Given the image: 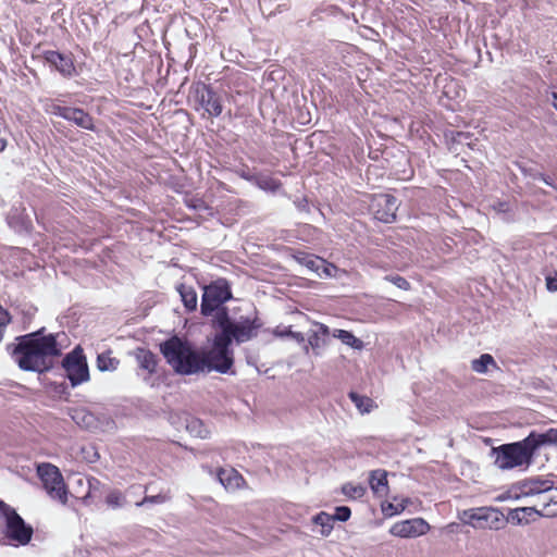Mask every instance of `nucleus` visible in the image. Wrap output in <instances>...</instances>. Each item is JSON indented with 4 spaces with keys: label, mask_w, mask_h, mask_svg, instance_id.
<instances>
[{
    "label": "nucleus",
    "mask_w": 557,
    "mask_h": 557,
    "mask_svg": "<svg viewBox=\"0 0 557 557\" xmlns=\"http://www.w3.org/2000/svg\"><path fill=\"white\" fill-rule=\"evenodd\" d=\"M177 292L187 310L193 311L197 308V293L191 286L181 284L180 286H177Z\"/></svg>",
    "instance_id": "nucleus-22"
},
{
    "label": "nucleus",
    "mask_w": 557,
    "mask_h": 557,
    "mask_svg": "<svg viewBox=\"0 0 557 557\" xmlns=\"http://www.w3.org/2000/svg\"><path fill=\"white\" fill-rule=\"evenodd\" d=\"M218 323L221 329L219 335L226 336L225 339H227L230 345L233 339L238 344L251 339L257 335V329L259 327L258 324L250 320L240 322L232 321L225 311L219 314Z\"/></svg>",
    "instance_id": "nucleus-7"
},
{
    "label": "nucleus",
    "mask_w": 557,
    "mask_h": 557,
    "mask_svg": "<svg viewBox=\"0 0 557 557\" xmlns=\"http://www.w3.org/2000/svg\"><path fill=\"white\" fill-rule=\"evenodd\" d=\"M385 280L393 283L400 289L408 290L410 288V283L400 275H387Z\"/></svg>",
    "instance_id": "nucleus-33"
},
{
    "label": "nucleus",
    "mask_w": 557,
    "mask_h": 557,
    "mask_svg": "<svg viewBox=\"0 0 557 557\" xmlns=\"http://www.w3.org/2000/svg\"><path fill=\"white\" fill-rule=\"evenodd\" d=\"M66 121H70L77 125L78 127H82L84 129L94 131L95 124L92 117L85 112L83 109L79 108H72L70 107L67 109V113L65 115Z\"/></svg>",
    "instance_id": "nucleus-17"
},
{
    "label": "nucleus",
    "mask_w": 557,
    "mask_h": 557,
    "mask_svg": "<svg viewBox=\"0 0 557 557\" xmlns=\"http://www.w3.org/2000/svg\"><path fill=\"white\" fill-rule=\"evenodd\" d=\"M490 366L496 367V363L494 358L488 354H483L480 358L471 362V368L476 373H485Z\"/></svg>",
    "instance_id": "nucleus-27"
},
{
    "label": "nucleus",
    "mask_w": 557,
    "mask_h": 557,
    "mask_svg": "<svg viewBox=\"0 0 557 557\" xmlns=\"http://www.w3.org/2000/svg\"><path fill=\"white\" fill-rule=\"evenodd\" d=\"M495 457V465L502 470H509L518 467H529L532 462L534 450L528 438L522 441L503 444L492 448Z\"/></svg>",
    "instance_id": "nucleus-4"
},
{
    "label": "nucleus",
    "mask_w": 557,
    "mask_h": 557,
    "mask_svg": "<svg viewBox=\"0 0 557 557\" xmlns=\"http://www.w3.org/2000/svg\"><path fill=\"white\" fill-rule=\"evenodd\" d=\"M37 472L49 496L66 504L67 491L60 470L51 463H42L38 466Z\"/></svg>",
    "instance_id": "nucleus-8"
},
{
    "label": "nucleus",
    "mask_w": 557,
    "mask_h": 557,
    "mask_svg": "<svg viewBox=\"0 0 557 557\" xmlns=\"http://www.w3.org/2000/svg\"><path fill=\"white\" fill-rule=\"evenodd\" d=\"M42 331H45V327H41V330L39 331V332H40V334L42 333Z\"/></svg>",
    "instance_id": "nucleus-49"
},
{
    "label": "nucleus",
    "mask_w": 557,
    "mask_h": 557,
    "mask_svg": "<svg viewBox=\"0 0 557 557\" xmlns=\"http://www.w3.org/2000/svg\"><path fill=\"white\" fill-rule=\"evenodd\" d=\"M160 350L176 373L190 375L203 372L200 350L194 349L187 341L173 336L160 344Z\"/></svg>",
    "instance_id": "nucleus-3"
},
{
    "label": "nucleus",
    "mask_w": 557,
    "mask_h": 557,
    "mask_svg": "<svg viewBox=\"0 0 557 557\" xmlns=\"http://www.w3.org/2000/svg\"><path fill=\"white\" fill-rule=\"evenodd\" d=\"M546 286L550 292H557V272L553 276L546 277Z\"/></svg>",
    "instance_id": "nucleus-40"
},
{
    "label": "nucleus",
    "mask_w": 557,
    "mask_h": 557,
    "mask_svg": "<svg viewBox=\"0 0 557 557\" xmlns=\"http://www.w3.org/2000/svg\"><path fill=\"white\" fill-rule=\"evenodd\" d=\"M404 509H405V506H401L400 511H401V510H404ZM395 512H399V510H397V509H396V511H395Z\"/></svg>",
    "instance_id": "nucleus-48"
},
{
    "label": "nucleus",
    "mask_w": 557,
    "mask_h": 557,
    "mask_svg": "<svg viewBox=\"0 0 557 557\" xmlns=\"http://www.w3.org/2000/svg\"><path fill=\"white\" fill-rule=\"evenodd\" d=\"M430 527L422 518L396 522L392 525L391 534L399 537H416L425 534Z\"/></svg>",
    "instance_id": "nucleus-14"
},
{
    "label": "nucleus",
    "mask_w": 557,
    "mask_h": 557,
    "mask_svg": "<svg viewBox=\"0 0 557 557\" xmlns=\"http://www.w3.org/2000/svg\"><path fill=\"white\" fill-rule=\"evenodd\" d=\"M226 336L216 334L213 346L209 350H200V359L203 360V372L216 371L226 373L233 366V351Z\"/></svg>",
    "instance_id": "nucleus-5"
},
{
    "label": "nucleus",
    "mask_w": 557,
    "mask_h": 557,
    "mask_svg": "<svg viewBox=\"0 0 557 557\" xmlns=\"http://www.w3.org/2000/svg\"><path fill=\"white\" fill-rule=\"evenodd\" d=\"M10 322V313L2 306H0V326H8Z\"/></svg>",
    "instance_id": "nucleus-39"
},
{
    "label": "nucleus",
    "mask_w": 557,
    "mask_h": 557,
    "mask_svg": "<svg viewBox=\"0 0 557 557\" xmlns=\"http://www.w3.org/2000/svg\"><path fill=\"white\" fill-rule=\"evenodd\" d=\"M69 108L70 107H62L60 104L51 103L48 106L46 111L52 115H57V116H61V117L65 119Z\"/></svg>",
    "instance_id": "nucleus-36"
},
{
    "label": "nucleus",
    "mask_w": 557,
    "mask_h": 557,
    "mask_svg": "<svg viewBox=\"0 0 557 557\" xmlns=\"http://www.w3.org/2000/svg\"><path fill=\"white\" fill-rule=\"evenodd\" d=\"M7 326H0V343L2 342L3 339V336H4V330H5Z\"/></svg>",
    "instance_id": "nucleus-45"
},
{
    "label": "nucleus",
    "mask_w": 557,
    "mask_h": 557,
    "mask_svg": "<svg viewBox=\"0 0 557 557\" xmlns=\"http://www.w3.org/2000/svg\"><path fill=\"white\" fill-rule=\"evenodd\" d=\"M5 527L7 536L21 545L27 544L33 535V528L27 525L17 512L0 500V525Z\"/></svg>",
    "instance_id": "nucleus-6"
},
{
    "label": "nucleus",
    "mask_w": 557,
    "mask_h": 557,
    "mask_svg": "<svg viewBox=\"0 0 557 557\" xmlns=\"http://www.w3.org/2000/svg\"><path fill=\"white\" fill-rule=\"evenodd\" d=\"M44 59L63 76L71 77L75 74L73 60L67 54L48 50L44 52Z\"/></svg>",
    "instance_id": "nucleus-15"
},
{
    "label": "nucleus",
    "mask_w": 557,
    "mask_h": 557,
    "mask_svg": "<svg viewBox=\"0 0 557 557\" xmlns=\"http://www.w3.org/2000/svg\"><path fill=\"white\" fill-rule=\"evenodd\" d=\"M16 341V344H9L7 350L24 371L47 372L53 367L54 358L61 355L53 334L40 336V332H33Z\"/></svg>",
    "instance_id": "nucleus-1"
},
{
    "label": "nucleus",
    "mask_w": 557,
    "mask_h": 557,
    "mask_svg": "<svg viewBox=\"0 0 557 557\" xmlns=\"http://www.w3.org/2000/svg\"><path fill=\"white\" fill-rule=\"evenodd\" d=\"M342 491L346 496L355 499L361 498L366 493V488L362 485H354L350 483L343 485Z\"/></svg>",
    "instance_id": "nucleus-32"
},
{
    "label": "nucleus",
    "mask_w": 557,
    "mask_h": 557,
    "mask_svg": "<svg viewBox=\"0 0 557 557\" xmlns=\"http://www.w3.org/2000/svg\"><path fill=\"white\" fill-rule=\"evenodd\" d=\"M333 337L338 338L343 344L361 350L363 348V342L357 338L351 332L345 330H334L332 333Z\"/></svg>",
    "instance_id": "nucleus-23"
},
{
    "label": "nucleus",
    "mask_w": 557,
    "mask_h": 557,
    "mask_svg": "<svg viewBox=\"0 0 557 557\" xmlns=\"http://www.w3.org/2000/svg\"><path fill=\"white\" fill-rule=\"evenodd\" d=\"M62 367L73 387L89 380L87 360L81 347L74 348L63 358Z\"/></svg>",
    "instance_id": "nucleus-10"
},
{
    "label": "nucleus",
    "mask_w": 557,
    "mask_h": 557,
    "mask_svg": "<svg viewBox=\"0 0 557 557\" xmlns=\"http://www.w3.org/2000/svg\"><path fill=\"white\" fill-rule=\"evenodd\" d=\"M548 100L552 102L554 108L557 110V90L553 89L549 92Z\"/></svg>",
    "instance_id": "nucleus-42"
},
{
    "label": "nucleus",
    "mask_w": 557,
    "mask_h": 557,
    "mask_svg": "<svg viewBox=\"0 0 557 557\" xmlns=\"http://www.w3.org/2000/svg\"><path fill=\"white\" fill-rule=\"evenodd\" d=\"M166 500V497L162 494H158V495H154V496H146L144 497L143 500L136 503V506L140 507V506H144L145 504H161V503H164Z\"/></svg>",
    "instance_id": "nucleus-37"
},
{
    "label": "nucleus",
    "mask_w": 557,
    "mask_h": 557,
    "mask_svg": "<svg viewBox=\"0 0 557 557\" xmlns=\"http://www.w3.org/2000/svg\"><path fill=\"white\" fill-rule=\"evenodd\" d=\"M232 297L231 288L225 280H218L203 288L201 313L210 315Z\"/></svg>",
    "instance_id": "nucleus-11"
},
{
    "label": "nucleus",
    "mask_w": 557,
    "mask_h": 557,
    "mask_svg": "<svg viewBox=\"0 0 557 557\" xmlns=\"http://www.w3.org/2000/svg\"><path fill=\"white\" fill-rule=\"evenodd\" d=\"M91 418H92V417H91L90 414H84V418H83V419L85 420V419H91Z\"/></svg>",
    "instance_id": "nucleus-47"
},
{
    "label": "nucleus",
    "mask_w": 557,
    "mask_h": 557,
    "mask_svg": "<svg viewBox=\"0 0 557 557\" xmlns=\"http://www.w3.org/2000/svg\"><path fill=\"white\" fill-rule=\"evenodd\" d=\"M527 438L535 451L542 445L557 444V429H549L544 433L531 432Z\"/></svg>",
    "instance_id": "nucleus-20"
},
{
    "label": "nucleus",
    "mask_w": 557,
    "mask_h": 557,
    "mask_svg": "<svg viewBox=\"0 0 557 557\" xmlns=\"http://www.w3.org/2000/svg\"><path fill=\"white\" fill-rule=\"evenodd\" d=\"M100 482L97 479H88L89 493L87 494V496H90V491L97 488Z\"/></svg>",
    "instance_id": "nucleus-43"
},
{
    "label": "nucleus",
    "mask_w": 557,
    "mask_h": 557,
    "mask_svg": "<svg viewBox=\"0 0 557 557\" xmlns=\"http://www.w3.org/2000/svg\"><path fill=\"white\" fill-rule=\"evenodd\" d=\"M255 181L257 186L263 190L276 191L281 187L280 182L270 176H258Z\"/></svg>",
    "instance_id": "nucleus-30"
},
{
    "label": "nucleus",
    "mask_w": 557,
    "mask_h": 557,
    "mask_svg": "<svg viewBox=\"0 0 557 557\" xmlns=\"http://www.w3.org/2000/svg\"><path fill=\"white\" fill-rule=\"evenodd\" d=\"M314 325L318 327V330H315L313 332L319 333L322 337L327 339V337L331 334L329 326L323 323H319V322H314Z\"/></svg>",
    "instance_id": "nucleus-38"
},
{
    "label": "nucleus",
    "mask_w": 557,
    "mask_h": 557,
    "mask_svg": "<svg viewBox=\"0 0 557 557\" xmlns=\"http://www.w3.org/2000/svg\"><path fill=\"white\" fill-rule=\"evenodd\" d=\"M275 334H277L278 336H288L299 344L305 343L304 334L300 332H293L290 327H286L284 331H276Z\"/></svg>",
    "instance_id": "nucleus-34"
},
{
    "label": "nucleus",
    "mask_w": 557,
    "mask_h": 557,
    "mask_svg": "<svg viewBox=\"0 0 557 557\" xmlns=\"http://www.w3.org/2000/svg\"><path fill=\"white\" fill-rule=\"evenodd\" d=\"M187 430L201 438L207 437L209 434V431L203 426L202 422L197 419H193L187 423Z\"/></svg>",
    "instance_id": "nucleus-31"
},
{
    "label": "nucleus",
    "mask_w": 557,
    "mask_h": 557,
    "mask_svg": "<svg viewBox=\"0 0 557 557\" xmlns=\"http://www.w3.org/2000/svg\"><path fill=\"white\" fill-rule=\"evenodd\" d=\"M312 522L321 527L320 534L322 536H329L333 530L334 518L331 515L321 511L312 518Z\"/></svg>",
    "instance_id": "nucleus-25"
},
{
    "label": "nucleus",
    "mask_w": 557,
    "mask_h": 557,
    "mask_svg": "<svg viewBox=\"0 0 557 557\" xmlns=\"http://www.w3.org/2000/svg\"><path fill=\"white\" fill-rule=\"evenodd\" d=\"M294 259L301 265L306 267L311 272L320 274V270L330 275L325 260L313 255L298 251L294 255Z\"/></svg>",
    "instance_id": "nucleus-16"
},
{
    "label": "nucleus",
    "mask_w": 557,
    "mask_h": 557,
    "mask_svg": "<svg viewBox=\"0 0 557 557\" xmlns=\"http://www.w3.org/2000/svg\"><path fill=\"white\" fill-rule=\"evenodd\" d=\"M7 147V140L0 137V152L3 151Z\"/></svg>",
    "instance_id": "nucleus-44"
},
{
    "label": "nucleus",
    "mask_w": 557,
    "mask_h": 557,
    "mask_svg": "<svg viewBox=\"0 0 557 557\" xmlns=\"http://www.w3.org/2000/svg\"><path fill=\"white\" fill-rule=\"evenodd\" d=\"M106 503L109 507L116 509L123 507L126 504V499L121 491L112 490L108 493Z\"/></svg>",
    "instance_id": "nucleus-29"
},
{
    "label": "nucleus",
    "mask_w": 557,
    "mask_h": 557,
    "mask_svg": "<svg viewBox=\"0 0 557 557\" xmlns=\"http://www.w3.org/2000/svg\"><path fill=\"white\" fill-rule=\"evenodd\" d=\"M534 512H530V511H522V515L527 518V516H532ZM536 513H540V511L537 510Z\"/></svg>",
    "instance_id": "nucleus-46"
},
{
    "label": "nucleus",
    "mask_w": 557,
    "mask_h": 557,
    "mask_svg": "<svg viewBox=\"0 0 557 557\" xmlns=\"http://www.w3.org/2000/svg\"><path fill=\"white\" fill-rule=\"evenodd\" d=\"M119 364V359L113 357L110 350L101 352L97 357V368L99 371H114Z\"/></svg>",
    "instance_id": "nucleus-24"
},
{
    "label": "nucleus",
    "mask_w": 557,
    "mask_h": 557,
    "mask_svg": "<svg viewBox=\"0 0 557 557\" xmlns=\"http://www.w3.org/2000/svg\"><path fill=\"white\" fill-rule=\"evenodd\" d=\"M553 490V482L548 480L531 479L518 482L511 485L503 495L499 496L500 500H519L523 498H535L530 506L512 509L509 513L512 522L518 524L528 522V519L522 515V511L537 512V506L545 508L549 505L552 498L547 493Z\"/></svg>",
    "instance_id": "nucleus-2"
},
{
    "label": "nucleus",
    "mask_w": 557,
    "mask_h": 557,
    "mask_svg": "<svg viewBox=\"0 0 557 557\" xmlns=\"http://www.w3.org/2000/svg\"><path fill=\"white\" fill-rule=\"evenodd\" d=\"M370 486L377 495H384L387 492V473L384 470H374L370 474Z\"/></svg>",
    "instance_id": "nucleus-21"
},
{
    "label": "nucleus",
    "mask_w": 557,
    "mask_h": 557,
    "mask_svg": "<svg viewBox=\"0 0 557 557\" xmlns=\"http://www.w3.org/2000/svg\"><path fill=\"white\" fill-rule=\"evenodd\" d=\"M218 479L226 490H236L244 482L243 476L233 468L221 469L218 472Z\"/></svg>",
    "instance_id": "nucleus-19"
},
{
    "label": "nucleus",
    "mask_w": 557,
    "mask_h": 557,
    "mask_svg": "<svg viewBox=\"0 0 557 557\" xmlns=\"http://www.w3.org/2000/svg\"><path fill=\"white\" fill-rule=\"evenodd\" d=\"M371 209L376 220L384 223H392L396 219L398 200L393 195L380 194L373 198Z\"/></svg>",
    "instance_id": "nucleus-12"
},
{
    "label": "nucleus",
    "mask_w": 557,
    "mask_h": 557,
    "mask_svg": "<svg viewBox=\"0 0 557 557\" xmlns=\"http://www.w3.org/2000/svg\"><path fill=\"white\" fill-rule=\"evenodd\" d=\"M463 522L475 529L498 530L504 524V515L491 507L471 508L463 511Z\"/></svg>",
    "instance_id": "nucleus-9"
},
{
    "label": "nucleus",
    "mask_w": 557,
    "mask_h": 557,
    "mask_svg": "<svg viewBox=\"0 0 557 557\" xmlns=\"http://www.w3.org/2000/svg\"><path fill=\"white\" fill-rule=\"evenodd\" d=\"M327 345V339L322 337L319 333L311 331L308 337V344L305 345V351L308 352L309 347L312 348L315 355H320V349Z\"/></svg>",
    "instance_id": "nucleus-28"
},
{
    "label": "nucleus",
    "mask_w": 557,
    "mask_h": 557,
    "mask_svg": "<svg viewBox=\"0 0 557 557\" xmlns=\"http://www.w3.org/2000/svg\"><path fill=\"white\" fill-rule=\"evenodd\" d=\"M134 356L139 369L146 371L149 375L156 372L157 358L153 352L145 348H137L134 351Z\"/></svg>",
    "instance_id": "nucleus-18"
},
{
    "label": "nucleus",
    "mask_w": 557,
    "mask_h": 557,
    "mask_svg": "<svg viewBox=\"0 0 557 557\" xmlns=\"http://www.w3.org/2000/svg\"><path fill=\"white\" fill-rule=\"evenodd\" d=\"M351 511L347 506H339L335 509V515L332 516L335 520L347 521L350 518Z\"/></svg>",
    "instance_id": "nucleus-35"
},
{
    "label": "nucleus",
    "mask_w": 557,
    "mask_h": 557,
    "mask_svg": "<svg viewBox=\"0 0 557 557\" xmlns=\"http://www.w3.org/2000/svg\"><path fill=\"white\" fill-rule=\"evenodd\" d=\"M196 98L210 116L221 115L223 110L222 100L211 86L202 84L197 87Z\"/></svg>",
    "instance_id": "nucleus-13"
},
{
    "label": "nucleus",
    "mask_w": 557,
    "mask_h": 557,
    "mask_svg": "<svg viewBox=\"0 0 557 557\" xmlns=\"http://www.w3.org/2000/svg\"><path fill=\"white\" fill-rule=\"evenodd\" d=\"M349 398L361 413H369L373 408V400L367 396L350 392Z\"/></svg>",
    "instance_id": "nucleus-26"
},
{
    "label": "nucleus",
    "mask_w": 557,
    "mask_h": 557,
    "mask_svg": "<svg viewBox=\"0 0 557 557\" xmlns=\"http://www.w3.org/2000/svg\"><path fill=\"white\" fill-rule=\"evenodd\" d=\"M533 178L542 181V182H544L548 186L555 187L552 178L549 176H546V175L542 174V173L534 174Z\"/></svg>",
    "instance_id": "nucleus-41"
}]
</instances>
